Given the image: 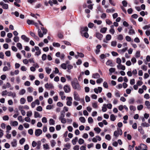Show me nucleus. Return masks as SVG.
Returning <instances> with one entry per match:
<instances>
[{
    "instance_id": "dca6fc26",
    "label": "nucleus",
    "mask_w": 150,
    "mask_h": 150,
    "mask_svg": "<svg viewBox=\"0 0 150 150\" xmlns=\"http://www.w3.org/2000/svg\"><path fill=\"white\" fill-rule=\"evenodd\" d=\"M96 37L100 40H101L103 37V35L99 33H97L96 34Z\"/></svg>"
},
{
    "instance_id": "9d476101",
    "label": "nucleus",
    "mask_w": 150,
    "mask_h": 150,
    "mask_svg": "<svg viewBox=\"0 0 150 150\" xmlns=\"http://www.w3.org/2000/svg\"><path fill=\"white\" fill-rule=\"evenodd\" d=\"M8 96H12L13 98H14L16 97V93L14 92L10 91L7 93Z\"/></svg>"
},
{
    "instance_id": "aec40b11",
    "label": "nucleus",
    "mask_w": 150,
    "mask_h": 150,
    "mask_svg": "<svg viewBox=\"0 0 150 150\" xmlns=\"http://www.w3.org/2000/svg\"><path fill=\"white\" fill-rule=\"evenodd\" d=\"M45 69L47 73L49 74L52 70L50 68L48 67H46L45 68Z\"/></svg>"
},
{
    "instance_id": "2f4dec72",
    "label": "nucleus",
    "mask_w": 150,
    "mask_h": 150,
    "mask_svg": "<svg viewBox=\"0 0 150 150\" xmlns=\"http://www.w3.org/2000/svg\"><path fill=\"white\" fill-rule=\"evenodd\" d=\"M127 49V47H125L124 49H123L122 50H119L118 52H120V53H123L125 52Z\"/></svg>"
},
{
    "instance_id": "6ab92c4d",
    "label": "nucleus",
    "mask_w": 150,
    "mask_h": 150,
    "mask_svg": "<svg viewBox=\"0 0 150 150\" xmlns=\"http://www.w3.org/2000/svg\"><path fill=\"white\" fill-rule=\"evenodd\" d=\"M81 35L82 36L88 38L89 37V35L87 32H81Z\"/></svg>"
},
{
    "instance_id": "c03bdc74",
    "label": "nucleus",
    "mask_w": 150,
    "mask_h": 150,
    "mask_svg": "<svg viewBox=\"0 0 150 150\" xmlns=\"http://www.w3.org/2000/svg\"><path fill=\"white\" fill-rule=\"evenodd\" d=\"M59 119L61 121V122L62 123H65L67 122V120L66 119L64 118H59Z\"/></svg>"
},
{
    "instance_id": "680f3d73",
    "label": "nucleus",
    "mask_w": 150,
    "mask_h": 150,
    "mask_svg": "<svg viewBox=\"0 0 150 150\" xmlns=\"http://www.w3.org/2000/svg\"><path fill=\"white\" fill-rule=\"evenodd\" d=\"M121 59L119 58H117L116 59V63L118 64H121Z\"/></svg>"
},
{
    "instance_id": "7c9ffc66",
    "label": "nucleus",
    "mask_w": 150,
    "mask_h": 150,
    "mask_svg": "<svg viewBox=\"0 0 150 150\" xmlns=\"http://www.w3.org/2000/svg\"><path fill=\"white\" fill-rule=\"evenodd\" d=\"M78 140V138L77 137H75L74 139L72 140V143L73 145H75L76 144V142Z\"/></svg>"
},
{
    "instance_id": "f8f14e48",
    "label": "nucleus",
    "mask_w": 150,
    "mask_h": 150,
    "mask_svg": "<svg viewBox=\"0 0 150 150\" xmlns=\"http://www.w3.org/2000/svg\"><path fill=\"white\" fill-rule=\"evenodd\" d=\"M21 38L23 40L25 41L28 42L29 41L30 39L27 37L25 35H23L21 36Z\"/></svg>"
},
{
    "instance_id": "b1692460",
    "label": "nucleus",
    "mask_w": 150,
    "mask_h": 150,
    "mask_svg": "<svg viewBox=\"0 0 150 150\" xmlns=\"http://www.w3.org/2000/svg\"><path fill=\"white\" fill-rule=\"evenodd\" d=\"M140 147L141 149H142V150H144L146 149L147 148V146L146 145L143 144H140Z\"/></svg>"
},
{
    "instance_id": "e2e57ef3",
    "label": "nucleus",
    "mask_w": 150,
    "mask_h": 150,
    "mask_svg": "<svg viewBox=\"0 0 150 150\" xmlns=\"http://www.w3.org/2000/svg\"><path fill=\"white\" fill-rule=\"evenodd\" d=\"M10 69L9 68H8L6 66H5L3 67V71H8Z\"/></svg>"
},
{
    "instance_id": "f704fd0d",
    "label": "nucleus",
    "mask_w": 150,
    "mask_h": 150,
    "mask_svg": "<svg viewBox=\"0 0 150 150\" xmlns=\"http://www.w3.org/2000/svg\"><path fill=\"white\" fill-rule=\"evenodd\" d=\"M145 105L148 108H150V103L149 101L146 100L145 102Z\"/></svg>"
},
{
    "instance_id": "13d9d810",
    "label": "nucleus",
    "mask_w": 150,
    "mask_h": 150,
    "mask_svg": "<svg viewBox=\"0 0 150 150\" xmlns=\"http://www.w3.org/2000/svg\"><path fill=\"white\" fill-rule=\"evenodd\" d=\"M25 138H22L21 139H20L19 141V143L21 145H22L25 142Z\"/></svg>"
},
{
    "instance_id": "4be33fe9",
    "label": "nucleus",
    "mask_w": 150,
    "mask_h": 150,
    "mask_svg": "<svg viewBox=\"0 0 150 150\" xmlns=\"http://www.w3.org/2000/svg\"><path fill=\"white\" fill-rule=\"evenodd\" d=\"M106 64L107 65L110 66V67H113V66L112 61L110 60L107 61L106 62Z\"/></svg>"
},
{
    "instance_id": "72a5a7b5",
    "label": "nucleus",
    "mask_w": 150,
    "mask_h": 150,
    "mask_svg": "<svg viewBox=\"0 0 150 150\" xmlns=\"http://www.w3.org/2000/svg\"><path fill=\"white\" fill-rule=\"evenodd\" d=\"M123 38V36L122 34H120L118 35L117 37V39L118 40H122Z\"/></svg>"
},
{
    "instance_id": "37998d69",
    "label": "nucleus",
    "mask_w": 150,
    "mask_h": 150,
    "mask_svg": "<svg viewBox=\"0 0 150 150\" xmlns=\"http://www.w3.org/2000/svg\"><path fill=\"white\" fill-rule=\"evenodd\" d=\"M50 143L51 146L52 147H53L55 146L56 144V143L54 140H52L50 141Z\"/></svg>"
},
{
    "instance_id": "338daca9",
    "label": "nucleus",
    "mask_w": 150,
    "mask_h": 150,
    "mask_svg": "<svg viewBox=\"0 0 150 150\" xmlns=\"http://www.w3.org/2000/svg\"><path fill=\"white\" fill-rule=\"evenodd\" d=\"M129 33L130 35H132L135 33V31L133 29H130L129 32Z\"/></svg>"
},
{
    "instance_id": "a19ab883",
    "label": "nucleus",
    "mask_w": 150,
    "mask_h": 150,
    "mask_svg": "<svg viewBox=\"0 0 150 150\" xmlns=\"http://www.w3.org/2000/svg\"><path fill=\"white\" fill-rule=\"evenodd\" d=\"M61 67L64 69H66L67 68V66L66 64L65 63L62 64L61 65Z\"/></svg>"
},
{
    "instance_id": "864d4df0",
    "label": "nucleus",
    "mask_w": 150,
    "mask_h": 150,
    "mask_svg": "<svg viewBox=\"0 0 150 150\" xmlns=\"http://www.w3.org/2000/svg\"><path fill=\"white\" fill-rule=\"evenodd\" d=\"M131 62L133 64H134L136 62L137 60L135 57H133L131 59Z\"/></svg>"
},
{
    "instance_id": "8fccbe9b",
    "label": "nucleus",
    "mask_w": 150,
    "mask_h": 150,
    "mask_svg": "<svg viewBox=\"0 0 150 150\" xmlns=\"http://www.w3.org/2000/svg\"><path fill=\"white\" fill-rule=\"evenodd\" d=\"M33 114L32 112L31 111H30L27 112L26 115L28 117H31Z\"/></svg>"
},
{
    "instance_id": "412c9836",
    "label": "nucleus",
    "mask_w": 150,
    "mask_h": 150,
    "mask_svg": "<svg viewBox=\"0 0 150 150\" xmlns=\"http://www.w3.org/2000/svg\"><path fill=\"white\" fill-rule=\"evenodd\" d=\"M25 90L24 89H23L20 91L18 93L20 95H22L24 94L25 93Z\"/></svg>"
},
{
    "instance_id": "6e6552de",
    "label": "nucleus",
    "mask_w": 150,
    "mask_h": 150,
    "mask_svg": "<svg viewBox=\"0 0 150 150\" xmlns=\"http://www.w3.org/2000/svg\"><path fill=\"white\" fill-rule=\"evenodd\" d=\"M102 88L101 87H99L98 88H95L94 89V92L98 94V92L100 93L102 91Z\"/></svg>"
},
{
    "instance_id": "3c124183",
    "label": "nucleus",
    "mask_w": 150,
    "mask_h": 150,
    "mask_svg": "<svg viewBox=\"0 0 150 150\" xmlns=\"http://www.w3.org/2000/svg\"><path fill=\"white\" fill-rule=\"evenodd\" d=\"M117 42L115 41H114L111 42V45L112 46L115 47L117 45Z\"/></svg>"
},
{
    "instance_id": "5fc2aeb1",
    "label": "nucleus",
    "mask_w": 150,
    "mask_h": 150,
    "mask_svg": "<svg viewBox=\"0 0 150 150\" xmlns=\"http://www.w3.org/2000/svg\"><path fill=\"white\" fill-rule=\"evenodd\" d=\"M93 107L94 108H96L98 107L97 103V102L93 103L92 104Z\"/></svg>"
},
{
    "instance_id": "774afa93",
    "label": "nucleus",
    "mask_w": 150,
    "mask_h": 150,
    "mask_svg": "<svg viewBox=\"0 0 150 150\" xmlns=\"http://www.w3.org/2000/svg\"><path fill=\"white\" fill-rule=\"evenodd\" d=\"M105 139L109 141L111 139V137L110 135L107 134L105 136Z\"/></svg>"
},
{
    "instance_id": "f257e3e1",
    "label": "nucleus",
    "mask_w": 150,
    "mask_h": 150,
    "mask_svg": "<svg viewBox=\"0 0 150 150\" xmlns=\"http://www.w3.org/2000/svg\"><path fill=\"white\" fill-rule=\"evenodd\" d=\"M71 85L73 88L74 89L79 90L81 89L80 86L79 84L77 79L74 78L73 81L71 82Z\"/></svg>"
},
{
    "instance_id": "f03ea898",
    "label": "nucleus",
    "mask_w": 150,
    "mask_h": 150,
    "mask_svg": "<svg viewBox=\"0 0 150 150\" xmlns=\"http://www.w3.org/2000/svg\"><path fill=\"white\" fill-rule=\"evenodd\" d=\"M41 29L42 31V33L40 30L38 28V35L40 37L42 38L44 35H45L47 32V30L46 29H45L43 27H41Z\"/></svg>"
},
{
    "instance_id": "052dcab7",
    "label": "nucleus",
    "mask_w": 150,
    "mask_h": 150,
    "mask_svg": "<svg viewBox=\"0 0 150 150\" xmlns=\"http://www.w3.org/2000/svg\"><path fill=\"white\" fill-rule=\"evenodd\" d=\"M95 23H96L98 25H100L102 23V21L100 20H95L94 21Z\"/></svg>"
},
{
    "instance_id": "4468645a",
    "label": "nucleus",
    "mask_w": 150,
    "mask_h": 150,
    "mask_svg": "<svg viewBox=\"0 0 150 150\" xmlns=\"http://www.w3.org/2000/svg\"><path fill=\"white\" fill-rule=\"evenodd\" d=\"M11 144L13 147H16L17 145V141L16 139H14L12 142L11 143Z\"/></svg>"
},
{
    "instance_id": "58836bf2",
    "label": "nucleus",
    "mask_w": 150,
    "mask_h": 150,
    "mask_svg": "<svg viewBox=\"0 0 150 150\" xmlns=\"http://www.w3.org/2000/svg\"><path fill=\"white\" fill-rule=\"evenodd\" d=\"M65 112L63 110L61 112V115L59 118H64V117Z\"/></svg>"
},
{
    "instance_id": "423d86ee",
    "label": "nucleus",
    "mask_w": 150,
    "mask_h": 150,
    "mask_svg": "<svg viewBox=\"0 0 150 150\" xmlns=\"http://www.w3.org/2000/svg\"><path fill=\"white\" fill-rule=\"evenodd\" d=\"M42 133V131L40 129H38L35 130V134L36 136H39Z\"/></svg>"
},
{
    "instance_id": "e433bc0d",
    "label": "nucleus",
    "mask_w": 150,
    "mask_h": 150,
    "mask_svg": "<svg viewBox=\"0 0 150 150\" xmlns=\"http://www.w3.org/2000/svg\"><path fill=\"white\" fill-rule=\"evenodd\" d=\"M88 122L89 123L91 124L93 122V120L91 117H89L88 119Z\"/></svg>"
},
{
    "instance_id": "6e6d98bb",
    "label": "nucleus",
    "mask_w": 150,
    "mask_h": 150,
    "mask_svg": "<svg viewBox=\"0 0 150 150\" xmlns=\"http://www.w3.org/2000/svg\"><path fill=\"white\" fill-rule=\"evenodd\" d=\"M100 58L101 59H103L106 58V55L104 54H102L100 56Z\"/></svg>"
},
{
    "instance_id": "603ef678",
    "label": "nucleus",
    "mask_w": 150,
    "mask_h": 150,
    "mask_svg": "<svg viewBox=\"0 0 150 150\" xmlns=\"http://www.w3.org/2000/svg\"><path fill=\"white\" fill-rule=\"evenodd\" d=\"M20 103L21 104H24L26 100L23 98H22L20 99Z\"/></svg>"
},
{
    "instance_id": "0e129e2a",
    "label": "nucleus",
    "mask_w": 150,
    "mask_h": 150,
    "mask_svg": "<svg viewBox=\"0 0 150 150\" xmlns=\"http://www.w3.org/2000/svg\"><path fill=\"white\" fill-rule=\"evenodd\" d=\"M129 108L131 110H133L134 111L135 110H136L135 107L132 105H130Z\"/></svg>"
},
{
    "instance_id": "ea45409f",
    "label": "nucleus",
    "mask_w": 150,
    "mask_h": 150,
    "mask_svg": "<svg viewBox=\"0 0 150 150\" xmlns=\"http://www.w3.org/2000/svg\"><path fill=\"white\" fill-rule=\"evenodd\" d=\"M49 123L50 125H54L55 124L54 121L52 119H50L49 121Z\"/></svg>"
},
{
    "instance_id": "20e7f679",
    "label": "nucleus",
    "mask_w": 150,
    "mask_h": 150,
    "mask_svg": "<svg viewBox=\"0 0 150 150\" xmlns=\"http://www.w3.org/2000/svg\"><path fill=\"white\" fill-rule=\"evenodd\" d=\"M74 99L75 100L77 101H79L80 100V98L79 96L76 92H74Z\"/></svg>"
},
{
    "instance_id": "ddd939ff",
    "label": "nucleus",
    "mask_w": 150,
    "mask_h": 150,
    "mask_svg": "<svg viewBox=\"0 0 150 150\" xmlns=\"http://www.w3.org/2000/svg\"><path fill=\"white\" fill-rule=\"evenodd\" d=\"M114 26L113 25H112L110 26V28L109 30V32L112 34H113L115 32V30L114 28Z\"/></svg>"
},
{
    "instance_id": "1a4fd4ad",
    "label": "nucleus",
    "mask_w": 150,
    "mask_h": 150,
    "mask_svg": "<svg viewBox=\"0 0 150 150\" xmlns=\"http://www.w3.org/2000/svg\"><path fill=\"white\" fill-rule=\"evenodd\" d=\"M106 40H104L103 42L105 43H108L107 40H110L111 38V36L110 34H108L106 36Z\"/></svg>"
},
{
    "instance_id": "49530a36",
    "label": "nucleus",
    "mask_w": 150,
    "mask_h": 150,
    "mask_svg": "<svg viewBox=\"0 0 150 150\" xmlns=\"http://www.w3.org/2000/svg\"><path fill=\"white\" fill-rule=\"evenodd\" d=\"M27 22L28 25L33 24L34 21L33 20L28 19Z\"/></svg>"
},
{
    "instance_id": "4c0bfd02",
    "label": "nucleus",
    "mask_w": 150,
    "mask_h": 150,
    "mask_svg": "<svg viewBox=\"0 0 150 150\" xmlns=\"http://www.w3.org/2000/svg\"><path fill=\"white\" fill-rule=\"evenodd\" d=\"M79 120L82 123H85L86 121V119L85 118L83 117H80L79 118Z\"/></svg>"
},
{
    "instance_id": "c756f323",
    "label": "nucleus",
    "mask_w": 150,
    "mask_h": 150,
    "mask_svg": "<svg viewBox=\"0 0 150 150\" xmlns=\"http://www.w3.org/2000/svg\"><path fill=\"white\" fill-rule=\"evenodd\" d=\"M107 30L106 27H104L101 28L100 32L102 33H105Z\"/></svg>"
},
{
    "instance_id": "a211bd4d",
    "label": "nucleus",
    "mask_w": 150,
    "mask_h": 150,
    "mask_svg": "<svg viewBox=\"0 0 150 150\" xmlns=\"http://www.w3.org/2000/svg\"><path fill=\"white\" fill-rule=\"evenodd\" d=\"M11 125L14 127H16L18 125V123L16 121H11L10 123Z\"/></svg>"
},
{
    "instance_id": "4d7b16f0",
    "label": "nucleus",
    "mask_w": 150,
    "mask_h": 150,
    "mask_svg": "<svg viewBox=\"0 0 150 150\" xmlns=\"http://www.w3.org/2000/svg\"><path fill=\"white\" fill-rule=\"evenodd\" d=\"M141 69L144 71H146L147 70V67L145 65H142L141 66Z\"/></svg>"
},
{
    "instance_id": "473e14b6",
    "label": "nucleus",
    "mask_w": 150,
    "mask_h": 150,
    "mask_svg": "<svg viewBox=\"0 0 150 150\" xmlns=\"http://www.w3.org/2000/svg\"><path fill=\"white\" fill-rule=\"evenodd\" d=\"M81 30V32H87L88 30V28L87 27L82 28Z\"/></svg>"
},
{
    "instance_id": "5701e85b",
    "label": "nucleus",
    "mask_w": 150,
    "mask_h": 150,
    "mask_svg": "<svg viewBox=\"0 0 150 150\" xmlns=\"http://www.w3.org/2000/svg\"><path fill=\"white\" fill-rule=\"evenodd\" d=\"M116 117L117 116H115L114 115L111 114L110 116V120L112 121H114L115 120Z\"/></svg>"
},
{
    "instance_id": "0eeeda50",
    "label": "nucleus",
    "mask_w": 150,
    "mask_h": 150,
    "mask_svg": "<svg viewBox=\"0 0 150 150\" xmlns=\"http://www.w3.org/2000/svg\"><path fill=\"white\" fill-rule=\"evenodd\" d=\"M0 5L2 6L3 8L7 9L8 8V4H5L3 2L1 1L0 3Z\"/></svg>"
},
{
    "instance_id": "7ed1b4c3",
    "label": "nucleus",
    "mask_w": 150,
    "mask_h": 150,
    "mask_svg": "<svg viewBox=\"0 0 150 150\" xmlns=\"http://www.w3.org/2000/svg\"><path fill=\"white\" fill-rule=\"evenodd\" d=\"M66 100H67V105L69 106H71L72 104V98L71 97H68L67 98Z\"/></svg>"
},
{
    "instance_id": "a878e982",
    "label": "nucleus",
    "mask_w": 150,
    "mask_h": 150,
    "mask_svg": "<svg viewBox=\"0 0 150 150\" xmlns=\"http://www.w3.org/2000/svg\"><path fill=\"white\" fill-rule=\"evenodd\" d=\"M138 130L142 134H144V132L143 130L142 127L140 126L138 127Z\"/></svg>"
},
{
    "instance_id": "69168bd1",
    "label": "nucleus",
    "mask_w": 150,
    "mask_h": 150,
    "mask_svg": "<svg viewBox=\"0 0 150 150\" xmlns=\"http://www.w3.org/2000/svg\"><path fill=\"white\" fill-rule=\"evenodd\" d=\"M18 120L20 122H23V117L21 116H19L18 117Z\"/></svg>"
},
{
    "instance_id": "09e8293b",
    "label": "nucleus",
    "mask_w": 150,
    "mask_h": 150,
    "mask_svg": "<svg viewBox=\"0 0 150 150\" xmlns=\"http://www.w3.org/2000/svg\"><path fill=\"white\" fill-rule=\"evenodd\" d=\"M84 141L83 139L82 138H80L78 141V143L79 144L81 145L84 143Z\"/></svg>"
},
{
    "instance_id": "de8ad7c7",
    "label": "nucleus",
    "mask_w": 150,
    "mask_h": 150,
    "mask_svg": "<svg viewBox=\"0 0 150 150\" xmlns=\"http://www.w3.org/2000/svg\"><path fill=\"white\" fill-rule=\"evenodd\" d=\"M135 56L136 58H139L140 56V51H137L136 52Z\"/></svg>"
},
{
    "instance_id": "a18cd8bd",
    "label": "nucleus",
    "mask_w": 150,
    "mask_h": 150,
    "mask_svg": "<svg viewBox=\"0 0 150 150\" xmlns=\"http://www.w3.org/2000/svg\"><path fill=\"white\" fill-rule=\"evenodd\" d=\"M16 46L20 50H21L22 49V45L20 43H17L16 44Z\"/></svg>"
},
{
    "instance_id": "cd10ccee",
    "label": "nucleus",
    "mask_w": 150,
    "mask_h": 150,
    "mask_svg": "<svg viewBox=\"0 0 150 150\" xmlns=\"http://www.w3.org/2000/svg\"><path fill=\"white\" fill-rule=\"evenodd\" d=\"M53 46L54 47H59L60 46V45L59 43L58 42H54L52 43Z\"/></svg>"
},
{
    "instance_id": "2eb2a0df",
    "label": "nucleus",
    "mask_w": 150,
    "mask_h": 150,
    "mask_svg": "<svg viewBox=\"0 0 150 150\" xmlns=\"http://www.w3.org/2000/svg\"><path fill=\"white\" fill-rule=\"evenodd\" d=\"M92 77L93 78L97 79L100 77V75L99 74L96 73L93 74Z\"/></svg>"
},
{
    "instance_id": "c85d7f7f",
    "label": "nucleus",
    "mask_w": 150,
    "mask_h": 150,
    "mask_svg": "<svg viewBox=\"0 0 150 150\" xmlns=\"http://www.w3.org/2000/svg\"><path fill=\"white\" fill-rule=\"evenodd\" d=\"M94 130L97 134H99L101 131V129L98 127L95 128Z\"/></svg>"
},
{
    "instance_id": "39448f33",
    "label": "nucleus",
    "mask_w": 150,
    "mask_h": 150,
    "mask_svg": "<svg viewBox=\"0 0 150 150\" xmlns=\"http://www.w3.org/2000/svg\"><path fill=\"white\" fill-rule=\"evenodd\" d=\"M64 89L65 92L66 93L69 92L71 91V89L69 86L66 85L64 86Z\"/></svg>"
},
{
    "instance_id": "79ce46f5",
    "label": "nucleus",
    "mask_w": 150,
    "mask_h": 150,
    "mask_svg": "<svg viewBox=\"0 0 150 150\" xmlns=\"http://www.w3.org/2000/svg\"><path fill=\"white\" fill-rule=\"evenodd\" d=\"M27 101L29 102H30L33 100V98L32 96H28L27 97Z\"/></svg>"
},
{
    "instance_id": "9b49d317",
    "label": "nucleus",
    "mask_w": 150,
    "mask_h": 150,
    "mask_svg": "<svg viewBox=\"0 0 150 150\" xmlns=\"http://www.w3.org/2000/svg\"><path fill=\"white\" fill-rule=\"evenodd\" d=\"M117 67L119 69H121L124 70L125 69V66L122 65L121 64H118L117 66Z\"/></svg>"
},
{
    "instance_id": "bf43d9fd",
    "label": "nucleus",
    "mask_w": 150,
    "mask_h": 150,
    "mask_svg": "<svg viewBox=\"0 0 150 150\" xmlns=\"http://www.w3.org/2000/svg\"><path fill=\"white\" fill-rule=\"evenodd\" d=\"M143 108V106L142 105H138L137 106V110H142Z\"/></svg>"
},
{
    "instance_id": "bb28decb",
    "label": "nucleus",
    "mask_w": 150,
    "mask_h": 150,
    "mask_svg": "<svg viewBox=\"0 0 150 150\" xmlns=\"http://www.w3.org/2000/svg\"><path fill=\"white\" fill-rule=\"evenodd\" d=\"M53 87V86L52 84H49L47 83L45 85V87L46 88H51Z\"/></svg>"
},
{
    "instance_id": "393cba45",
    "label": "nucleus",
    "mask_w": 150,
    "mask_h": 150,
    "mask_svg": "<svg viewBox=\"0 0 150 150\" xmlns=\"http://www.w3.org/2000/svg\"><path fill=\"white\" fill-rule=\"evenodd\" d=\"M107 110L106 104H104L102 107V110L103 112H105Z\"/></svg>"
},
{
    "instance_id": "c9c22d12",
    "label": "nucleus",
    "mask_w": 150,
    "mask_h": 150,
    "mask_svg": "<svg viewBox=\"0 0 150 150\" xmlns=\"http://www.w3.org/2000/svg\"><path fill=\"white\" fill-rule=\"evenodd\" d=\"M141 125L144 127H148L150 126V125L149 124L146 122H144L141 124Z\"/></svg>"
},
{
    "instance_id": "f3484780",
    "label": "nucleus",
    "mask_w": 150,
    "mask_h": 150,
    "mask_svg": "<svg viewBox=\"0 0 150 150\" xmlns=\"http://www.w3.org/2000/svg\"><path fill=\"white\" fill-rule=\"evenodd\" d=\"M34 116L35 118L38 117L40 118L42 117L38 112L36 111H35L34 112Z\"/></svg>"
}]
</instances>
